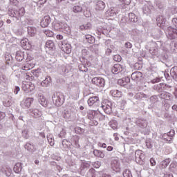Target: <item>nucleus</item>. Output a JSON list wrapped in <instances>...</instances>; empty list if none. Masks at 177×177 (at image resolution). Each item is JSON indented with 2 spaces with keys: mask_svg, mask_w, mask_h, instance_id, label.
Instances as JSON below:
<instances>
[{
  "mask_svg": "<svg viewBox=\"0 0 177 177\" xmlns=\"http://www.w3.org/2000/svg\"><path fill=\"white\" fill-rule=\"evenodd\" d=\"M21 46H22L24 49L28 50L31 49V43L28 41V39L25 38L21 41Z\"/></svg>",
  "mask_w": 177,
  "mask_h": 177,
  "instance_id": "16",
  "label": "nucleus"
},
{
  "mask_svg": "<svg viewBox=\"0 0 177 177\" xmlns=\"http://www.w3.org/2000/svg\"><path fill=\"white\" fill-rule=\"evenodd\" d=\"M91 82L99 88H103L106 85V80L103 77H94L92 79Z\"/></svg>",
  "mask_w": 177,
  "mask_h": 177,
  "instance_id": "5",
  "label": "nucleus"
},
{
  "mask_svg": "<svg viewBox=\"0 0 177 177\" xmlns=\"http://www.w3.org/2000/svg\"><path fill=\"white\" fill-rule=\"evenodd\" d=\"M158 96L160 99H164V100H171L172 99V95L166 91L162 92Z\"/></svg>",
  "mask_w": 177,
  "mask_h": 177,
  "instance_id": "19",
  "label": "nucleus"
},
{
  "mask_svg": "<svg viewBox=\"0 0 177 177\" xmlns=\"http://www.w3.org/2000/svg\"><path fill=\"white\" fill-rule=\"evenodd\" d=\"M62 49L65 53H67V55L71 53V45L67 43H62Z\"/></svg>",
  "mask_w": 177,
  "mask_h": 177,
  "instance_id": "20",
  "label": "nucleus"
},
{
  "mask_svg": "<svg viewBox=\"0 0 177 177\" xmlns=\"http://www.w3.org/2000/svg\"><path fill=\"white\" fill-rule=\"evenodd\" d=\"M105 45L107 46V48L105 51V55L106 56H110V55L113 53L112 49H114V46L110 45V40H107L106 41H105Z\"/></svg>",
  "mask_w": 177,
  "mask_h": 177,
  "instance_id": "18",
  "label": "nucleus"
},
{
  "mask_svg": "<svg viewBox=\"0 0 177 177\" xmlns=\"http://www.w3.org/2000/svg\"><path fill=\"white\" fill-rule=\"evenodd\" d=\"M174 136H175V130H171L167 134H164L162 138L164 140H166V142H171Z\"/></svg>",
  "mask_w": 177,
  "mask_h": 177,
  "instance_id": "15",
  "label": "nucleus"
},
{
  "mask_svg": "<svg viewBox=\"0 0 177 177\" xmlns=\"http://www.w3.org/2000/svg\"><path fill=\"white\" fill-rule=\"evenodd\" d=\"M169 162H171V159L170 158H167L165 159V160L162 161L160 164L161 168L164 169V168H167V167H168V165H169Z\"/></svg>",
  "mask_w": 177,
  "mask_h": 177,
  "instance_id": "39",
  "label": "nucleus"
},
{
  "mask_svg": "<svg viewBox=\"0 0 177 177\" xmlns=\"http://www.w3.org/2000/svg\"><path fill=\"white\" fill-rule=\"evenodd\" d=\"M95 174H96V171H95V169L91 168L87 172L86 177H96Z\"/></svg>",
  "mask_w": 177,
  "mask_h": 177,
  "instance_id": "42",
  "label": "nucleus"
},
{
  "mask_svg": "<svg viewBox=\"0 0 177 177\" xmlns=\"http://www.w3.org/2000/svg\"><path fill=\"white\" fill-rule=\"evenodd\" d=\"M8 15L11 17H16L17 19V15H16V10H11L8 11Z\"/></svg>",
  "mask_w": 177,
  "mask_h": 177,
  "instance_id": "56",
  "label": "nucleus"
},
{
  "mask_svg": "<svg viewBox=\"0 0 177 177\" xmlns=\"http://www.w3.org/2000/svg\"><path fill=\"white\" fill-rule=\"evenodd\" d=\"M80 28L82 31L84 30H91V28H92V24H91V23H87L86 24L81 25Z\"/></svg>",
  "mask_w": 177,
  "mask_h": 177,
  "instance_id": "44",
  "label": "nucleus"
},
{
  "mask_svg": "<svg viewBox=\"0 0 177 177\" xmlns=\"http://www.w3.org/2000/svg\"><path fill=\"white\" fill-rule=\"evenodd\" d=\"M129 82H131V79L129 77H123L118 81L119 85H121L122 86H125V85H127V84H129Z\"/></svg>",
  "mask_w": 177,
  "mask_h": 177,
  "instance_id": "27",
  "label": "nucleus"
},
{
  "mask_svg": "<svg viewBox=\"0 0 177 177\" xmlns=\"http://www.w3.org/2000/svg\"><path fill=\"white\" fill-rule=\"evenodd\" d=\"M75 133H77L78 135H82L84 132H85V130L80 127H77L75 128Z\"/></svg>",
  "mask_w": 177,
  "mask_h": 177,
  "instance_id": "51",
  "label": "nucleus"
},
{
  "mask_svg": "<svg viewBox=\"0 0 177 177\" xmlns=\"http://www.w3.org/2000/svg\"><path fill=\"white\" fill-rule=\"evenodd\" d=\"M3 106H5V107H10V106H12V102L9 100H6L3 102Z\"/></svg>",
  "mask_w": 177,
  "mask_h": 177,
  "instance_id": "61",
  "label": "nucleus"
},
{
  "mask_svg": "<svg viewBox=\"0 0 177 177\" xmlns=\"http://www.w3.org/2000/svg\"><path fill=\"white\" fill-rule=\"evenodd\" d=\"M109 125L113 129H117V127H118V123L116 122V120H111L109 122Z\"/></svg>",
  "mask_w": 177,
  "mask_h": 177,
  "instance_id": "48",
  "label": "nucleus"
},
{
  "mask_svg": "<svg viewBox=\"0 0 177 177\" xmlns=\"http://www.w3.org/2000/svg\"><path fill=\"white\" fill-rule=\"evenodd\" d=\"M29 113L34 118H39V117L42 115V112H41L38 109L32 108L29 109Z\"/></svg>",
  "mask_w": 177,
  "mask_h": 177,
  "instance_id": "12",
  "label": "nucleus"
},
{
  "mask_svg": "<svg viewBox=\"0 0 177 177\" xmlns=\"http://www.w3.org/2000/svg\"><path fill=\"white\" fill-rule=\"evenodd\" d=\"M38 102L41 104V106H46V100L45 99V97H44V96H40V97L38 100Z\"/></svg>",
  "mask_w": 177,
  "mask_h": 177,
  "instance_id": "52",
  "label": "nucleus"
},
{
  "mask_svg": "<svg viewBox=\"0 0 177 177\" xmlns=\"http://www.w3.org/2000/svg\"><path fill=\"white\" fill-rule=\"evenodd\" d=\"M106 8V3L103 1H97L95 2V9L97 12H102V10H104Z\"/></svg>",
  "mask_w": 177,
  "mask_h": 177,
  "instance_id": "11",
  "label": "nucleus"
},
{
  "mask_svg": "<svg viewBox=\"0 0 177 177\" xmlns=\"http://www.w3.org/2000/svg\"><path fill=\"white\" fill-rule=\"evenodd\" d=\"M146 146L147 149H151L153 147V144H151V141L150 140H146Z\"/></svg>",
  "mask_w": 177,
  "mask_h": 177,
  "instance_id": "60",
  "label": "nucleus"
},
{
  "mask_svg": "<svg viewBox=\"0 0 177 177\" xmlns=\"http://www.w3.org/2000/svg\"><path fill=\"white\" fill-rule=\"evenodd\" d=\"M22 164L21 162L16 163V165L14 166V171L16 174H19V172H21L22 169Z\"/></svg>",
  "mask_w": 177,
  "mask_h": 177,
  "instance_id": "37",
  "label": "nucleus"
},
{
  "mask_svg": "<svg viewBox=\"0 0 177 177\" xmlns=\"http://www.w3.org/2000/svg\"><path fill=\"white\" fill-rule=\"evenodd\" d=\"M80 138L78 136L75 137V145L76 147L80 148V144H79Z\"/></svg>",
  "mask_w": 177,
  "mask_h": 177,
  "instance_id": "63",
  "label": "nucleus"
},
{
  "mask_svg": "<svg viewBox=\"0 0 177 177\" xmlns=\"http://www.w3.org/2000/svg\"><path fill=\"white\" fill-rule=\"evenodd\" d=\"M124 68H125L124 66L120 64H116L112 67L111 72L113 73V74H118L119 73L123 71Z\"/></svg>",
  "mask_w": 177,
  "mask_h": 177,
  "instance_id": "9",
  "label": "nucleus"
},
{
  "mask_svg": "<svg viewBox=\"0 0 177 177\" xmlns=\"http://www.w3.org/2000/svg\"><path fill=\"white\" fill-rule=\"evenodd\" d=\"M165 34L168 39H177V29L172 28V26H167L164 28Z\"/></svg>",
  "mask_w": 177,
  "mask_h": 177,
  "instance_id": "2",
  "label": "nucleus"
},
{
  "mask_svg": "<svg viewBox=\"0 0 177 177\" xmlns=\"http://www.w3.org/2000/svg\"><path fill=\"white\" fill-rule=\"evenodd\" d=\"M30 85H31V83L28 82L26 84H24L22 85V89L23 91H24V92H26L27 93H28V92H31V91H32V88H30Z\"/></svg>",
  "mask_w": 177,
  "mask_h": 177,
  "instance_id": "36",
  "label": "nucleus"
},
{
  "mask_svg": "<svg viewBox=\"0 0 177 177\" xmlns=\"http://www.w3.org/2000/svg\"><path fill=\"white\" fill-rule=\"evenodd\" d=\"M44 34H45V35H46V37H52L54 35L53 32L51 30H44Z\"/></svg>",
  "mask_w": 177,
  "mask_h": 177,
  "instance_id": "58",
  "label": "nucleus"
},
{
  "mask_svg": "<svg viewBox=\"0 0 177 177\" xmlns=\"http://www.w3.org/2000/svg\"><path fill=\"white\" fill-rule=\"evenodd\" d=\"M171 88L172 86L170 85H168L165 83H160L158 84L156 89L158 92L160 93L165 92L164 91H171Z\"/></svg>",
  "mask_w": 177,
  "mask_h": 177,
  "instance_id": "6",
  "label": "nucleus"
},
{
  "mask_svg": "<svg viewBox=\"0 0 177 177\" xmlns=\"http://www.w3.org/2000/svg\"><path fill=\"white\" fill-rule=\"evenodd\" d=\"M50 24V17L49 15H46L44 18L41 19L40 22V26L43 28L48 27Z\"/></svg>",
  "mask_w": 177,
  "mask_h": 177,
  "instance_id": "8",
  "label": "nucleus"
},
{
  "mask_svg": "<svg viewBox=\"0 0 177 177\" xmlns=\"http://www.w3.org/2000/svg\"><path fill=\"white\" fill-rule=\"evenodd\" d=\"M87 103L88 106H93V104H96V103H99V97L97 96L91 97L88 100Z\"/></svg>",
  "mask_w": 177,
  "mask_h": 177,
  "instance_id": "25",
  "label": "nucleus"
},
{
  "mask_svg": "<svg viewBox=\"0 0 177 177\" xmlns=\"http://www.w3.org/2000/svg\"><path fill=\"white\" fill-rule=\"evenodd\" d=\"M150 102L152 103H157L158 102V96L157 95H153L150 97Z\"/></svg>",
  "mask_w": 177,
  "mask_h": 177,
  "instance_id": "57",
  "label": "nucleus"
},
{
  "mask_svg": "<svg viewBox=\"0 0 177 177\" xmlns=\"http://www.w3.org/2000/svg\"><path fill=\"white\" fill-rule=\"evenodd\" d=\"M149 96L142 93H138L134 96V99L136 100H142V99H147Z\"/></svg>",
  "mask_w": 177,
  "mask_h": 177,
  "instance_id": "32",
  "label": "nucleus"
},
{
  "mask_svg": "<svg viewBox=\"0 0 177 177\" xmlns=\"http://www.w3.org/2000/svg\"><path fill=\"white\" fill-rule=\"evenodd\" d=\"M170 75L173 80H175L176 81L177 80V66H174L170 70Z\"/></svg>",
  "mask_w": 177,
  "mask_h": 177,
  "instance_id": "29",
  "label": "nucleus"
},
{
  "mask_svg": "<svg viewBox=\"0 0 177 177\" xmlns=\"http://www.w3.org/2000/svg\"><path fill=\"white\" fill-rule=\"evenodd\" d=\"M53 102L54 104H55L56 106H62L63 103H64V95L61 93H55L53 94Z\"/></svg>",
  "mask_w": 177,
  "mask_h": 177,
  "instance_id": "1",
  "label": "nucleus"
},
{
  "mask_svg": "<svg viewBox=\"0 0 177 177\" xmlns=\"http://www.w3.org/2000/svg\"><path fill=\"white\" fill-rule=\"evenodd\" d=\"M26 150L28 151L29 153H34L36 151L37 148H35V145L34 144H31L30 142H27L24 146Z\"/></svg>",
  "mask_w": 177,
  "mask_h": 177,
  "instance_id": "24",
  "label": "nucleus"
},
{
  "mask_svg": "<svg viewBox=\"0 0 177 177\" xmlns=\"http://www.w3.org/2000/svg\"><path fill=\"white\" fill-rule=\"evenodd\" d=\"M63 117H64V118H66V120H68V118H70V117H71L70 111H64V113H63Z\"/></svg>",
  "mask_w": 177,
  "mask_h": 177,
  "instance_id": "55",
  "label": "nucleus"
},
{
  "mask_svg": "<svg viewBox=\"0 0 177 177\" xmlns=\"http://www.w3.org/2000/svg\"><path fill=\"white\" fill-rule=\"evenodd\" d=\"M91 52L93 53H99V44H93L89 47Z\"/></svg>",
  "mask_w": 177,
  "mask_h": 177,
  "instance_id": "40",
  "label": "nucleus"
},
{
  "mask_svg": "<svg viewBox=\"0 0 177 177\" xmlns=\"http://www.w3.org/2000/svg\"><path fill=\"white\" fill-rule=\"evenodd\" d=\"M110 93L113 97H121L122 96V93L118 90H111Z\"/></svg>",
  "mask_w": 177,
  "mask_h": 177,
  "instance_id": "34",
  "label": "nucleus"
},
{
  "mask_svg": "<svg viewBox=\"0 0 177 177\" xmlns=\"http://www.w3.org/2000/svg\"><path fill=\"white\" fill-rule=\"evenodd\" d=\"M71 145V142H70L68 140H63L62 141V145H60V147L62 150L66 151L70 147Z\"/></svg>",
  "mask_w": 177,
  "mask_h": 177,
  "instance_id": "26",
  "label": "nucleus"
},
{
  "mask_svg": "<svg viewBox=\"0 0 177 177\" xmlns=\"http://www.w3.org/2000/svg\"><path fill=\"white\" fill-rule=\"evenodd\" d=\"M28 32L30 34V35H31V37H34V35H35L37 33V28L32 26L28 27Z\"/></svg>",
  "mask_w": 177,
  "mask_h": 177,
  "instance_id": "41",
  "label": "nucleus"
},
{
  "mask_svg": "<svg viewBox=\"0 0 177 177\" xmlns=\"http://www.w3.org/2000/svg\"><path fill=\"white\" fill-rule=\"evenodd\" d=\"M79 70L82 73H87L88 67L86 66V64H80L79 65Z\"/></svg>",
  "mask_w": 177,
  "mask_h": 177,
  "instance_id": "45",
  "label": "nucleus"
},
{
  "mask_svg": "<svg viewBox=\"0 0 177 177\" xmlns=\"http://www.w3.org/2000/svg\"><path fill=\"white\" fill-rule=\"evenodd\" d=\"M84 38L85 41L88 44H95V37L91 35H86Z\"/></svg>",
  "mask_w": 177,
  "mask_h": 177,
  "instance_id": "33",
  "label": "nucleus"
},
{
  "mask_svg": "<svg viewBox=\"0 0 177 177\" xmlns=\"http://www.w3.org/2000/svg\"><path fill=\"white\" fill-rule=\"evenodd\" d=\"M142 75L143 73H142V72L136 71L131 74V77L133 81H139L142 78Z\"/></svg>",
  "mask_w": 177,
  "mask_h": 177,
  "instance_id": "21",
  "label": "nucleus"
},
{
  "mask_svg": "<svg viewBox=\"0 0 177 177\" xmlns=\"http://www.w3.org/2000/svg\"><path fill=\"white\" fill-rule=\"evenodd\" d=\"M156 21L158 22V25L160 24V27L164 30V28H167V19L164 18L162 16H158L156 18Z\"/></svg>",
  "mask_w": 177,
  "mask_h": 177,
  "instance_id": "7",
  "label": "nucleus"
},
{
  "mask_svg": "<svg viewBox=\"0 0 177 177\" xmlns=\"http://www.w3.org/2000/svg\"><path fill=\"white\" fill-rule=\"evenodd\" d=\"M54 28L57 30H62V31H66V32H70V27L64 22H56L54 24Z\"/></svg>",
  "mask_w": 177,
  "mask_h": 177,
  "instance_id": "4",
  "label": "nucleus"
},
{
  "mask_svg": "<svg viewBox=\"0 0 177 177\" xmlns=\"http://www.w3.org/2000/svg\"><path fill=\"white\" fill-rule=\"evenodd\" d=\"M102 107L106 114H111L113 109L111 106H110V105L107 104L106 106H104Z\"/></svg>",
  "mask_w": 177,
  "mask_h": 177,
  "instance_id": "46",
  "label": "nucleus"
},
{
  "mask_svg": "<svg viewBox=\"0 0 177 177\" xmlns=\"http://www.w3.org/2000/svg\"><path fill=\"white\" fill-rule=\"evenodd\" d=\"M136 124L140 128H147V120L143 118H139L136 120Z\"/></svg>",
  "mask_w": 177,
  "mask_h": 177,
  "instance_id": "17",
  "label": "nucleus"
},
{
  "mask_svg": "<svg viewBox=\"0 0 177 177\" xmlns=\"http://www.w3.org/2000/svg\"><path fill=\"white\" fill-rule=\"evenodd\" d=\"M117 13H118L117 12V9L114 7H112L111 8H109L106 12V16L107 17H114V16L117 15Z\"/></svg>",
  "mask_w": 177,
  "mask_h": 177,
  "instance_id": "23",
  "label": "nucleus"
},
{
  "mask_svg": "<svg viewBox=\"0 0 177 177\" xmlns=\"http://www.w3.org/2000/svg\"><path fill=\"white\" fill-rule=\"evenodd\" d=\"M145 158H146V156L143 151L140 149H138L135 152V160L137 164L140 165H143L145 164Z\"/></svg>",
  "mask_w": 177,
  "mask_h": 177,
  "instance_id": "3",
  "label": "nucleus"
},
{
  "mask_svg": "<svg viewBox=\"0 0 177 177\" xmlns=\"http://www.w3.org/2000/svg\"><path fill=\"white\" fill-rule=\"evenodd\" d=\"M91 167V165L86 162H83L81 165L80 169L82 171L83 169H85V168H89Z\"/></svg>",
  "mask_w": 177,
  "mask_h": 177,
  "instance_id": "53",
  "label": "nucleus"
},
{
  "mask_svg": "<svg viewBox=\"0 0 177 177\" xmlns=\"http://www.w3.org/2000/svg\"><path fill=\"white\" fill-rule=\"evenodd\" d=\"M129 19L130 21H131V23H136L138 20H139V18L138 16H136V15H135V13L130 12L129 13Z\"/></svg>",
  "mask_w": 177,
  "mask_h": 177,
  "instance_id": "31",
  "label": "nucleus"
},
{
  "mask_svg": "<svg viewBox=\"0 0 177 177\" xmlns=\"http://www.w3.org/2000/svg\"><path fill=\"white\" fill-rule=\"evenodd\" d=\"M22 136L25 139H28V131L27 129H24V131H22Z\"/></svg>",
  "mask_w": 177,
  "mask_h": 177,
  "instance_id": "59",
  "label": "nucleus"
},
{
  "mask_svg": "<svg viewBox=\"0 0 177 177\" xmlns=\"http://www.w3.org/2000/svg\"><path fill=\"white\" fill-rule=\"evenodd\" d=\"M124 177H132V173L129 169H125L123 172Z\"/></svg>",
  "mask_w": 177,
  "mask_h": 177,
  "instance_id": "54",
  "label": "nucleus"
},
{
  "mask_svg": "<svg viewBox=\"0 0 177 177\" xmlns=\"http://www.w3.org/2000/svg\"><path fill=\"white\" fill-rule=\"evenodd\" d=\"M33 102H34V98L28 97L21 103V106L24 109H28V107H30L31 104H32Z\"/></svg>",
  "mask_w": 177,
  "mask_h": 177,
  "instance_id": "10",
  "label": "nucleus"
},
{
  "mask_svg": "<svg viewBox=\"0 0 177 177\" xmlns=\"http://www.w3.org/2000/svg\"><path fill=\"white\" fill-rule=\"evenodd\" d=\"M26 57V53L21 50L17 51L15 54V59L17 62H23Z\"/></svg>",
  "mask_w": 177,
  "mask_h": 177,
  "instance_id": "22",
  "label": "nucleus"
},
{
  "mask_svg": "<svg viewBox=\"0 0 177 177\" xmlns=\"http://www.w3.org/2000/svg\"><path fill=\"white\" fill-rule=\"evenodd\" d=\"M47 140H48L50 146L55 145V140H53V138H52V135H50V134L47 135Z\"/></svg>",
  "mask_w": 177,
  "mask_h": 177,
  "instance_id": "50",
  "label": "nucleus"
},
{
  "mask_svg": "<svg viewBox=\"0 0 177 177\" xmlns=\"http://www.w3.org/2000/svg\"><path fill=\"white\" fill-rule=\"evenodd\" d=\"M82 56H88V55H89V50H88L86 48L82 49Z\"/></svg>",
  "mask_w": 177,
  "mask_h": 177,
  "instance_id": "64",
  "label": "nucleus"
},
{
  "mask_svg": "<svg viewBox=\"0 0 177 177\" xmlns=\"http://www.w3.org/2000/svg\"><path fill=\"white\" fill-rule=\"evenodd\" d=\"M93 154L95 157H99L100 158H104V152L100 150L94 149Z\"/></svg>",
  "mask_w": 177,
  "mask_h": 177,
  "instance_id": "35",
  "label": "nucleus"
},
{
  "mask_svg": "<svg viewBox=\"0 0 177 177\" xmlns=\"http://www.w3.org/2000/svg\"><path fill=\"white\" fill-rule=\"evenodd\" d=\"M73 12H74V13H81V12H82V7L80 6H75L73 8Z\"/></svg>",
  "mask_w": 177,
  "mask_h": 177,
  "instance_id": "49",
  "label": "nucleus"
},
{
  "mask_svg": "<svg viewBox=\"0 0 177 177\" xmlns=\"http://www.w3.org/2000/svg\"><path fill=\"white\" fill-rule=\"evenodd\" d=\"M15 15L17 17H22L24 15H26V10L24 7L19 8V10H15Z\"/></svg>",
  "mask_w": 177,
  "mask_h": 177,
  "instance_id": "30",
  "label": "nucleus"
},
{
  "mask_svg": "<svg viewBox=\"0 0 177 177\" xmlns=\"http://www.w3.org/2000/svg\"><path fill=\"white\" fill-rule=\"evenodd\" d=\"M120 161L118 160H113L111 161V168L113 171H115V172H120L121 171V168Z\"/></svg>",
  "mask_w": 177,
  "mask_h": 177,
  "instance_id": "13",
  "label": "nucleus"
},
{
  "mask_svg": "<svg viewBox=\"0 0 177 177\" xmlns=\"http://www.w3.org/2000/svg\"><path fill=\"white\" fill-rule=\"evenodd\" d=\"M54 46H55V43H53V41L48 40L46 42V48H48L49 49H53Z\"/></svg>",
  "mask_w": 177,
  "mask_h": 177,
  "instance_id": "47",
  "label": "nucleus"
},
{
  "mask_svg": "<svg viewBox=\"0 0 177 177\" xmlns=\"http://www.w3.org/2000/svg\"><path fill=\"white\" fill-rule=\"evenodd\" d=\"M122 59V58L120 55H115L113 57V60H115V62H121Z\"/></svg>",
  "mask_w": 177,
  "mask_h": 177,
  "instance_id": "62",
  "label": "nucleus"
},
{
  "mask_svg": "<svg viewBox=\"0 0 177 177\" xmlns=\"http://www.w3.org/2000/svg\"><path fill=\"white\" fill-rule=\"evenodd\" d=\"M5 60L6 64H12L13 63V57L10 55H6Z\"/></svg>",
  "mask_w": 177,
  "mask_h": 177,
  "instance_id": "43",
  "label": "nucleus"
},
{
  "mask_svg": "<svg viewBox=\"0 0 177 177\" xmlns=\"http://www.w3.org/2000/svg\"><path fill=\"white\" fill-rule=\"evenodd\" d=\"M142 12L144 15H150V12H151V10H150V6L149 4H145L142 7Z\"/></svg>",
  "mask_w": 177,
  "mask_h": 177,
  "instance_id": "38",
  "label": "nucleus"
},
{
  "mask_svg": "<svg viewBox=\"0 0 177 177\" xmlns=\"http://www.w3.org/2000/svg\"><path fill=\"white\" fill-rule=\"evenodd\" d=\"M50 82H52V79L50 78V77L47 76L46 77H45V80H44L41 82V85L44 88H47V86H49V85H50Z\"/></svg>",
  "mask_w": 177,
  "mask_h": 177,
  "instance_id": "28",
  "label": "nucleus"
},
{
  "mask_svg": "<svg viewBox=\"0 0 177 177\" xmlns=\"http://www.w3.org/2000/svg\"><path fill=\"white\" fill-rule=\"evenodd\" d=\"M33 75L39 80H44V78H46V73L45 72H42L41 69H37L34 73Z\"/></svg>",
  "mask_w": 177,
  "mask_h": 177,
  "instance_id": "14",
  "label": "nucleus"
}]
</instances>
